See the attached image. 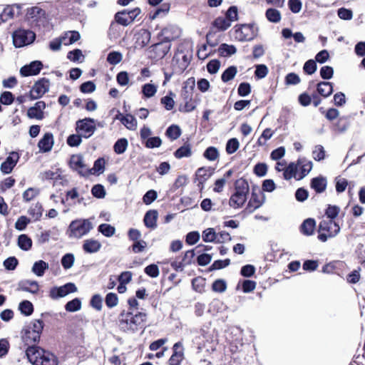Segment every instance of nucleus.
Wrapping results in <instances>:
<instances>
[{"label": "nucleus", "mask_w": 365, "mask_h": 365, "mask_svg": "<svg viewBox=\"0 0 365 365\" xmlns=\"http://www.w3.org/2000/svg\"><path fill=\"white\" fill-rule=\"evenodd\" d=\"M146 319L145 313L123 310L118 316V326L123 331L134 333L144 327Z\"/></svg>", "instance_id": "obj_1"}, {"label": "nucleus", "mask_w": 365, "mask_h": 365, "mask_svg": "<svg viewBox=\"0 0 365 365\" xmlns=\"http://www.w3.org/2000/svg\"><path fill=\"white\" fill-rule=\"evenodd\" d=\"M26 355L33 365H58V358L53 353L38 346L27 347Z\"/></svg>", "instance_id": "obj_2"}, {"label": "nucleus", "mask_w": 365, "mask_h": 365, "mask_svg": "<svg viewBox=\"0 0 365 365\" xmlns=\"http://www.w3.org/2000/svg\"><path fill=\"white\" fill-rule=\"evenodd\" d=\"M93 227V224L88 219L76 220L70 223L67 234L70 238L80 239L87 235Z\"/></svg>", "instance_id": "obj_3"}, {"label": "nucleus", "mask_w": 365, "mask_h": 365, "mask_svg": "<svg viewBox=\"0 0 365 365\" xmlns=\"http://www.w3.org/2000/svg\"><path fill=\"white\" fill-rule=\"evenodd\" d=\"M340 230L339 225L332 220H322L318 227V239L326 242L329 238L336 236Z\"/></svg>", "instance_id": "obj_4"}, {"label": "nucleus", "mask_w": 365, "mask_h": 365, "mask_svg": "<svg viewBox=\"0 0 365 365\" xmlns=\"http://www.w3.org/2000/svg\"><path fill=\"white\" fill-rule=\"evenodd\" d=\"M257 34V29L252 24H244L235 26L234 36L240 41L252 40Z\"/></svg>", "instance_id": "obj_5"}, {"label": "nucleus", "mask_w": 365, "mask_h": 365, "mask_svg": "<svg viewBox=\"0 0 365 365\" xmlns=\"http://www.w3.org/2000/svg\"><path fill=\"white\" fill-rule=\"evenodd\" d=\"M265 202V195L262 191L257 187H252L251 197L245 207V211L248 213L255 212Z\"/></svg>", "instance_id": "obj_6"}, {"label": "nucleus", "mask_w": 365, "mask_h": 365, "mask_svg": "<svg viewBox=\"0 0 365 365\" xmlns=\"http://www.w3.org/2000/svg\"><path fill=\"white\" fill-rule=\"evenodd\" d=\"M12 38L14 46L16 48H21L33 43L36 34L30 30L19 29L14 32Z\"/></svg>", "instance_id": "obj_7"}, {"label": "nucleus", "mask_w": 365, "mask_h": 365, "mask_svg": "<svg viewBox=\"0 0 365 365\" xmlns=\"http://www.w3.org/2000/svg\"><path fill=\"white\" fill-rule=\"evenodd\" d=\"M76 132L83 138H90L96 131L95 120L90 118L78 120L76 121Z\"/></svg>", "instance_id": "obj_8"}, {"label": "nucleus", "mask_w": 365, "mask_h": 365, "mask_svg": "<svg viewBox=\"0 0 365 365\" xmlns=\"http://www.w3.org/2000/svg\"><path fill=\"white\" fill-rule=\"evenodd\" d=\"M50 81L48 78H42L37 81L32 86L29 96L31 100H36L41 98L49 91Z\"/></svg>", "instance_id": "obj_9"}, {"label": "nucleus", "mask_w": 365, "mask_h": 365, "mask_svg": "<svg viewBox=\"0 0 365 365\" xmlns=\"http://www.w3.org/2000/svg\"><path fill=\"white\" fill-rule=\"evenodd\" d=\"M70 168L76 171L81 176H87L91 173V170L84 163L81 155H73L69 161Z\"/></svg>", "instance_id": "obj_10"}, {"label": "nucleus", "mask_w": 365, "mask_h": 365, "mask_svg": "<svg viewBox=\"0 0 365 365\" xmlns=\"http://www.w3.org/2000/svg\"><path fill=\"white\" fill-rule=\"evenodd\" d=\"M76 291V286L73 283L68 282L63 286L54 287L51 288L49 292V297L51 299H56L66 297L68 294L75 292Z\"/></svg>", "instance_id": "obj_11"}, {"label": "nucleus", "mask_w": 365, "mask_h": 365, "mask_svg": "<svg viewBox=\"0 0 365 365\" xmlns=\"http://www.w3.org/2000/svg\"><path fill=\"white\" fill-rule=\"evenodd\" d=\"M227 235L228 233L226 232H216L213 228H207L202 232V238L206 242L222 243Z\"/></svg>", "instance_id": "obj_12"}, {"label": "nucleus", "mask_w": 365, "mask_h": 365, "mask_svg": "<svg viewBox=\"0 0 365 365\" xmlns=\"http://www.w3.org/2000/svg\"><path fill=\"white\" fill-rule=\"evenodd\" d=\"M191 56V53L189 51L185 53L182 50H178L173 60L178 64L176 72L182 73L187 68L190 63Z\"/></svg>", "instance_id": "obj_13"}, {"label": "nucleus", "mask_w": 365, "mask_h": 365, "mask_svg": "<svg viewBox=\"0 0 365 365\" xmlns=\"http://www.w3.org/2000/svg\"><path fill=\"white\" fill-rule=\"evenodd\" d=\"M43 68V63L40 61H34L29 64L22 66L20 74L24 76H36L38 74Z\"/></svg>", "instance_id": "obj_14"}, {"label": "nucleus", "mask_w": 365, "mask_h": 365, "mask_svg": "<svg viewBox=\"0 0 365 365\" xmlns=\"http://www.w3.org/2000/svg\"><path fill=\"white\" fill-rule=\"evenodd\" d=\"M26 19L33 23L43 22L46 19V11L38 6H33L27 9Z\"/></svg>", "instance_id": "obj_15"}, {"label": "nucleus", "mask_w": 365, "mask_h": 365, "mask_svg": "<svg viewBox=\"0 0 365 365\" xmlns=\"http://www.w3.org/2000/svg\"><path fill=\"white\" fill-rule=\"evenodd\" d=\"M21 5L19 4L7 6L0 14L1 20L3 22H6L13 19L15 16H19L21 14Z\"/></svg>", "instance_id": "obj_16"}, {"label": "nucleus", "mask_w": 365, "mask_h": 365, "mask_svg": "<svg viewBox=\"0 0 365 365\" xmlns=\"http://www.w3.org/2000/svg\"><path fill=\"white\" fill-rule=\"evenodd\" d=\"M19 156L18 153L12 152L1 165V171L4 174H9L16 166Z\"/></svg>", "instance_id": "obj_17"}, {"label": "nucleus", "mask_w": 365, "mask_h": 365, "mask_svg": "<svg viewBox=\"0 0 365 365\" xmlns=\"http://www.w3.org/2000/svg\"><path fill=\"white\" fill-rule=\"evenodd\" d=\"M180 29L177 26L169 25L162 29L160 36L163 38V40L168 41H173L178 38L180 36Z\"/></svg>", "instance_id": "obj_18"}, {"label": "nucleus", "mask_w": 365, "mask_h": 365, "mask_svg": "<svg viewBox=\"0 0 365 365\" xmlns=\"http://www.w3.org/2000/svg\"><path fill=\"white\" fill-rule=\"evenodd\" d=\"M46 108V103L43 101L36 102L34 106L29 108L27 115L29 118L41 120L43 118V110Z\"/></svg>", "instance_id": "obj_19"}, {"label": "nucleus", "mask_w": 365, "mask_h": 365, "mask_svg": "<svg viewBox=\"0 0 365 365\" xmlns=\"http://www.w3.org/2000/svg\"><path fill=\"white\" fill-rule=\"evenodd\" d=\"M17 289L32 294H36L39 290V286L36 281L24 279L19 282Z\"/></svg>", "instance_id": "obj_20"}, {"label": "nucleus", "mask_w": 365, "mask_h": 365, "mask_svg": "<svg viewBox=\"0 0 365 365\" xmlns=\"http://www.w3.org/2000/svg\"><path fill=\"white\" fill-rule=\"evenodd\" d=\"M327 186V178L322 175L313 178L310 181V187L317 193L324 192Z\"/></svg>", "instance_id": "obj_21"}, {"label": "nucleus", "mask_w": 365, "mask_h": 365, "mask_svg": "<svg viewBox=\"0 0 365 365\" xmlns=\"http://www.w3.org/2000/svg\"><path fill=\"white\" fill-rule=\"evenodd\" d=\"M173 354L169 359L170 365H179L183 359L182 344L180 341L175 343L173 346Z\"/></svg>", "instance_id": "obj_22"}, {"label": "nucleus", "mask_w": 365, "mask_h": 365, "mask_svg": "<svg viewBox=\"0 0 365 365\" xmlns=\"http://www.w3.org/2000/svg\"><path fill=\"white\" fill-rule=\"evenodd\" d=\"M351 125L350 116H341L338 118L337 121L333 125V130L341 133L347 130Z\"/></svg>", "instance_id": "obj_23"}, {"label": "nucleus", "mask_w": 365, "mask_h": 365, "mask_svg": "<svg viewBox=\"0 0 365 365\" xmlns=\"http://www.w3.org/2000/svg\"><path fill=\"white\" fill-rule=\"evenodd\" d=\"M171 47L170 41L163 40L162 41L153 45V51L156 53L157 57L163 58L169 52Z\"/></svg>", "instance_id": "obj_24"}, {"label": "nucleus", "mask_w": 365, "mask_h": 365, "mask_svg": "<svg viewBox=\"0 0 365 365\" xmlns=\"http://www.w3.org/2000/svg\"><path fill=\"white\" fill-rule=\"evenodd\" d=\"M158 211L150 210L146 212L143 218V222L146 227L154 230L157 227Z\"/></svg>", "instance_id": "obj_25"}, {"label": "nucleus", "mask_w": 365, "mask_h": 365, "mask_svg": "<svg viewBox=\"0 0 365 365\" xmlns=\"http://www.w3.org/2000/svg\"><path fill=\"white\" fill-rule=\"evenodd\" d=\"M53 145V136L51 133H46L39 140L38 147L43 153L48 152L52 149Z\"/></svg>", "instance_id": "obj_26"}, {"label": "nucleus", "mask_w": 365, "mask_h": 365, "mask_svg": "<svg viewBox=\"0 0 365 365\" xmlns=\"http://www.w3.org/2000/svg\"><path fill=\"white\" fill-rule=\"evenodd\" d=\"M317 93L323 98H327L333 93V83L329 81H321L316 85Z\"/></svg>", "instance_id": "obj_27"}, {"label": "nucleus", "mask_w": 365, "mask_h": 365, "mask_svg": "<svg viewBox=\"0 0 365 365\" xmlns=\"http://www.w3.org/2000/svg\"><path fill=\"white\" fill-rule=\"evenodd\" d=\"M230 331L231 334H234L232 340L230 339V351L234 352L235 350L232 348V344L235 348H237V344L242 345V330L238 327H232L230 328Z\"/></svg>", "instance_id": "obj_28"}, {"label": "nucleus", "mask_w": 365, "mask_h": 365, "mask_svg": "<svg viewBox=\"0 0 365 365\" xmlns=\"http://www.w3.org/2000/svg\"><path fill=\"white\" fill-rule=\"evenodd\" d=\"M316 229V221L313 218H308L305 220L300 225V232L306 235H312Z\"/></svg>", "instance_id": "obj_29"}, {"label": "nucleus", "mask_w": 365, "mask_h": 365, "mask_svg": "<svg viewBox=\"0 0 365 365\" xmlns=\"http://www.w3.org/2000/svg\"><path fill=\"white\" fill-rule=\"evenodd\" d=\"M101 248V244L96 240L88 239L83 242V250L86 253H96Z\"/></svg>", "instance_id": "obj_30"}, {"label": "nucleus", "mask_w": 365, "mask_h": 365, "mask_svg": "<svg viewBox=\"0 0 365 365\" xmlns=\"http://www.w3.org/2000/svg\"><path fill=\"white\" fill-rule=\"evenodd\" d=\"M212 28L216 31H222L228 28V10L225 12V16L217 17L212 24Z\"/></svg>", "instance_id": "obj_31"}, {"label": "nucleus", "mask_w": 365, "mask_h": 365, "mask_svg": "<svg viewBox=\"0 0 365 365\" xmlns=\"http://www.w3.org/2000/svg\"><path fill=\"white\" fill-rule=\"evenodd\" d=\"M40 337V335L37 334L36 332L31 331L27 328L25 329L24 334L22 336V339L25 344L28 345V347L30 346H36L33 344L38 342Z\"/></svg>", "instance_id": "obj_32"}, {"label": "nucleus", "mask_w": 365, "mask_h": 365, "mask_svg": "<svg viewBox=\"0 0 365 365\" xmlns=\"http://www.w3.org/2000/svg\"><path fill=\"white\" fill-rule=\"evenodd\" d=\"M247 196L240 192H235L230 197V206L235 208L242 207L247 201Z\"/></svg>", "instance_id": "obj_33"}, {"label": "nucleus", "mask_w": 365, "mask_h": 365, "mask_svg": "<svg viewBox=\"0 0 365 365\" xmlns=\"http://www.w3.org/2000/svg\"><path fill=\"white\" fill-rule=\"evenodd\" d=\"M297 165L300 166V173L297 178V180H301L311 171L312 168V163L310 160L302 158L298 160Z\"/></svg>", "instance_id": "obj_34"}, {"label": "nucleus", "mask_w": 365, "mask_h": 365, "mask_svg": "<svg viewBox=\"0 0 365 365\" xmlns=\"http://www.w3.org/2000/svg\"><path fill=\"white\" fill-rule=\"evenodd\" d=\"M136 43L140 47H144L149 43L151 34L149 31L146 29H141L136 34Z\"/></svg>", "instance_id": "obj_35"}, {"label": "nucleus", "mask_w": 365, "mask_h": 365, "mask_svg": "<svg viewBox=\"0 0 365 365\" xmlns=\"http://www.w3.org/2000/svg\"><path fill=\"white\" fill-rule=\"evenodd\" d=\"M49 267L48 264L43 260H38L34 262L31 271L38 277L43 276L45 271Z\"/></svg>", "instance_id": "obj_36"}, {"label": "nucleus", "mask_w": 365, "mask_h": 365, "mask_svg": "<svg viewBox=\"0 0 365 365\" xmlns=\"http://www.w3.org/2000/svg\"><path fill=\"white\" fill-rule=\"evenodd\" d=\"M250 191V186L247 180L244 178L237 179L235 182V192H240L247 196Z\"/></svg>", "instance_id": "obj_37"}, {"label": "nucleus", "mask_w": 365, "mask_h": 365, "mask_svg": "<svg viewBox=\"0 0 365 365\" xmlns=\"http://www.w3.org/2000/svg\"><path fill=\"white\" fill-rule=\"evenodd\" d=\"M115 21L117 24L126 26L132 23L131 19L127 14V10L118 11L115 14Z\"/></svg>", "instance_id": "obj_38"}, {"label": "nucleus", "mask_w": 365, "mask_h": 365, "mask_svg": "<svg viewBox=\"0 0 365 365\" xmlns=\"http://www.w3.org/2000/svg\"><path fill=\"white\" fill-rule=\"evenodd\" d=\"M18 246L24 251L29 250L32 247V240L26 235H20L18 237Z\"/></svg>", "instance_id": "obj_39"}, {"label": "nucleus", "mask_w": 365, "mask_h": 365, "mask_svg": "<svg viewBox=\"0 0 365 365\" xmlns=\"http://www.w3.org/2000/svg\"><path fill=\"white\" fill-rule=\"evenodd\" d=\"M120 122L129 130H135L137 128V120L135 118L130 114L122 116Z\"/></svg>", "instance_id": "obj_40"}, {"label": "nucleus", "mask_w": 365, "mask_h": 365, "mask_svg": "<svg viewBox=\"0 0 365 365\" xmlns=\"http://www.w3.org/2000/svg\"><path fill=\"white\" fill-rule=\"evenodd\" d=\"M19 309L22 314L28 317L34 312V306L30 301L24 300L19 303Z\"/></svg>", "instance_id": "obj_41"}, {"label": "nucleus", "mask_w": 365, "mask_h": 365, "mask_svg": "<svg viewBox=\"0 0 365 365\" xmlns=\"http://www.w3.org/2000/svg\"><path fill=\"white\" fill-rule=\"evenodd\" d=\"M265 16L267 20L272 23H278L281 20V14L276 9L269 8L267 9Z\"/></svg>", "instance_id": "obj_42"}, {"label": "nucleus", "mask_w": 365, "mask_h": 365, "mask_svg": "<svg viewBox=\"0 0 365 365\" xmlns=\"http://www.w3.org/2000/svg\"><path fill=\"white\" fill-rule=\"evenodd\" d=\"M128 145V142L126 138L118 139L113 145V150L117 154H123L125 152Z\"/></svg>", "instance_id": "obj_43"}, {"label": "nucleus", "mask_w": 365, "mask_h": 365, "mask_svg": "<svg viewBox=\"0 0 365 365\" xmlns=\"http://www.w3.org/2000/svg\"><path fill=\"white\" fill-rule=\"evenodd\" d=\"M158 91L157 86L152 83H145L142 86V93L145 98H151L155 95Z\"/></svg>", "instance_id": "obj_44"}, {"label": "nucleus", "mask_w": 365, "mask_h": 365, "mask_svg": "<svg viewBox=\"0 0 365 365\" xmlns=\"http://www.w3.org/2000/svg\"><path fill=\"white\" fill-rule=\"evenodd\" d=\"M210 173L209 170L205 168H198L195 173L196 180L198 182V186L202 185L210 177Z\"/></svg>", "instance_id": "obj_45"}, {"label": "nucleus", "mask_w": 365, "mask_h": 365, "mask_svg": "<svg viewBox=\"0 0 365 365\" xmlns=\"http://www.w3.org/2000/svg\"><path fill=\"white\" fill-rule=\"evenodd\" d=\"M191 155L192 151L189 144L181 146L174 153L175 157L178 159L190 157Z\"/></svg>", "instance_id": "obj_46"}, {"label": "nucleus", "mask_w": 365, "mask_h": 365, "mask_svg": "<svg viewBox=\"0 0 365 365\" xmlns=\"http://www.w3.org/2000/svg\"><path fill=\"white\" fill-rule=\"evenodd\" d=\"M297 165L291 163L289 165L285 168L283 173V176L285 180H290L292 177H294L297 179Z\"/></svg>", "instance_id": "obj_47"}, {"label": "nucleus", "mask_w": 365, "mask_h": 365, "mask_svg": "<svg viewBox=\"0 0 365 365\" xmlns=\"http://www.w3.org/2000/svg\"><path fill=\"white\" fill-rule=\"evenodd\" d=\"M339 212L340 207L339 206L328 205L325 210V215L327 217V220H334V219L338 216Z\"/></svg>", "instance_id": "obj_48"}, {"label": "nucleus", "mask_w": 365, "mask_h": 365, "mask_svg": "<svg viewBox=\"0 0 365 365\" xmlns=\"http://www.w3.org/2000/svg\"><path fill=\"white\" fill-rule=\"evenodd\" d=\"M98 232L107 237H112L115 232L114 227L109 224H101L98 227Z\"/></svg>", "instance_id": "obj_49"}, {"label": "nucleus", "mask_w": 365, "mask_h": 365, "mask_svg": "<svg viewBox=\"0 0 365 365\" xmlns=\"http://www.w3.org/2000/svg\"><path fill=\"white\" fill-rule=\"evenodd\" d=\"M26 328L41 336L43 329V322L41 319H35Z\"/></svg>", "instance_id": "obj_50"}, {"label": "nucleus", "mask_w": 365, "mask_h": 365, "mask_svg": "<svg viewBox=\"0 0 365 365\" xmlns=\"http://www.w3.org/2000/svg\"><path fill=\"white\" fill-rule=\"evenodd\" d=\"M81 308V302L78 298H75L66 303L65 309L68 312H74L80 310Z\"/></svg>", "instance_id": "obj_51"}, {"label": "nucleus", "mask_w": 365, "mask_h": 365, "mask_svg": "<svg viewBox=\"0 0 365 365\" xmlns=\"http://www.w3.org/2000/svg\"><path fill=\"white\" fill-rule=\"evenodd\" d=\"M74 261V255L71 253H67L62 257L61 264L65 269H68L73 267Z\"/></svg>", "instance_id": "obj_52"}, {"label": "nucleus", "mask_w": 365, "mask_h": 365, "mask_svg": "<svg viewBox=\"0 0 365 365\" xmlns=\"http://www.w3.org/2000/svg\"><path fill=\"white\" fill-rule=\"evenodd\" d=\"M181 131L178 125H172L166 130V135L171 140H176L180 137Z\"/></svg>", "instance_id": "obj_53"}, {"label": "nucleus", "mask_w": 365, "mask_h": 365, "mask_svg": "<svg viewBox=\"0 0 365 365\" xmlns=\"http://www.w3.org/2000/svg\"><path fill=\"white\" fill-rule=\"evenodd\" d=\"M42 206L39 202L33 205L29 210L28 212L35 220H38L42 215Z\"/></svg>", "instance_id": "obj_54"}, {"label": "nucleus", "mask_w": 365, "mask_h": 365, "mask_svg": "<svg viewBox=\"0 0 365 365\" xmlns=\"http://www.w3.org/2000/svg\"><path fill=\"white\" fill-rule=\"evenodd\" d=\"M123 59V55L118 51H111L107 56V61L110 65H116Z\"/></svg>", "instance_id": "obj_55"}, {"label": "nucleus", "mask_w": 365, "mask_h": 365, "mask_svg": "<svg viewBox=\"0 0 365 365\" xmlns=\"http://www.w3.org/2000/svg\"><path fill=\"white\" fill-rule=\"evenodd\" d=\"M173 96H175V94L172 91H170L169 93V96H165L163 97L160 100L161 103L168 110H172L174 107L175 101L172 97Z\"/></svg>", "instance_id": "obj_56"}, {"label": "nucleus", "mask_w": 365, "mask_h": 365, "mask_svg": "<svg viewBox=\"0 0 365 365\" xmlns=\"http://www.w3.org/2000/svg\"><path fill=\"white\" fill-rule=\"evenodd\" d=\"M274 134V131L272 130L271 128H265L261 136L258 138L257 141V144L258 145H264L266 143V141L269 139H270Z\"/></svg>", "instance_id": "obj_57"}, {"label": "nucleus", "mask_w": 365, "mask_h": 365, "mask_svg": "<svg viewBox=\"0 0 365 365\" xmlns=\"http://www.w3.org/2000/svg\"><path fill=\"white\" fill-rule=\"evenodd\" d=\"M242 290L245 293H250L255 290L257 286L256 282L250 279H244L241 282Z\"/></svg>", "instance_id": "obj_58"}, {"label": "nucleus", "mask_w": 365, "mask_h": 365, "mask_svg": "<svg viewBox=\"0 0 365 365\" xmlns=\"http://www.w3.org/2000/svg\"><path fill=\"white\" fill-rule=\"evenodd\" d=\"M39 194V190L37 188L29 187L23 193V199L25 202H29Z\"/></svg>", "instance_id": "obj_59"}, {"label": "nucleus", "mask_w": 365, "mask_h": 365, "mask_svg": "<svg viewBox=\"0 0 365 365\" xmlns=\"http://www.w3.org/2000/svg\"><path fill=\"white\" fill-rule=\"evenodd\" d=\"M267 165L264 163H257L253 169L254 173L258 177H263L267 173Z\"/></svg>", "instance_id": "obj_60"}, {"label": "nucleus", "mask_w": 365, "mask_h": 365, "mask_svg": "<svg viewBox=\"0 0 365 365\" xmlns=\"http://www.w3.org/2000/svg\"><path fill=\"white\" fill-rule=\"evenodd\" d=\"M91 193L96 198L102 199L106 196V190L102 185L97 184L92 187Z\"/></svg>", "instance_id": "obj_61"}, {"label": "nucleus", "mask_w": 365, "mask_h": 365, "mask_svg": "<svg viewBox=\"0 0 365 365\" xmlns=\"http://www.w3.org/2000/svg\"><path fill=\"white\" fill-rule=\"evenodd\" d=\"M301 81L299 76L294 73H289L287 74L284 78V83L286 85H297Z\"/></svg>", "instance_id": "obj_62"}, {"label": "nucleus", "mask_w": 365, "mask_h": 365, "mask_svg": "<svg viewBox=\"0 0 365 365\" xmlns=\"http://www.w3.org/2000/svg\"><path fill=\"white\" fill-rule=\"evenodd\" d=\"M219 155L217 148L215 147L207 148L203 153V156L211 161L215 160Z\"/></svg>", "instance_id": "obj_63"}, {"label": "nucleus", "mask_w": 365, "mask_h": 365, "mask_svg": "<svg viewBox=\"0 0 365 365\" xmlns=\"http://www.w3.org/2000/svg\"><path fill=\"white\" fill-rule=\"evenodd\" d=\"M212 289L215 292H224L227 289V283L223 279H217L212 283Z\"/></svg>", "instance_id": "obj_64"}]
</instances>
